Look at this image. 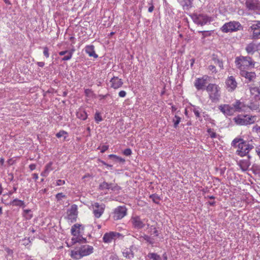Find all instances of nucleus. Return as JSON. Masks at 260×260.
I'll return each mask as SVG.
<instances>
[{
	"label": "nucleus",
	"instance_id": "1",
	"mask_svg": "<svg viewBox=\"0 0 260 260\" xmlns=\"http://www.w3.org/2000/svg\"><path fill=\"white\" fill-rule=\"evenodd\" d=\"M235 63L236 67L240 71H242L254 68L256 61L253 56L240 55L236 57Z\"/></svg>",
	"mask_w": 260,
	"mask_h": 260
},
{
	"label": "nucleus",
	"instance_id": "2",
	"mask_svg": "<svg viewBox=\"0 0 260 260\" xmlns=\"http://www.w3.org/2000/svg\"><path fill=\"white\" fill-rule=\"evenodd\" d=\"M234 147H238L237 154L243 157L248 155L249 151L254 148V146L242 139H235L232 143Z\"/></svg>",
	"mask_w": 260,
	"mask_h": 260
},
{
	"label": "nucleus",
	"instance_id": "3",
	"mask_svg": "<svg viewBox=\"0 0 260 260\" xmlns=\"http://www.w3.org/2000/svg\"><path fill=\"white\" fill-rule=\"evenodd\" d=\"M93 248L89 245H81L79 247H75V249L71 250L70 256L75 259H79L84 256H86L92 253Z\"/></svg>",
	"mask_w": 260,
	"mask_h": 260
},
{
	"label": "nucleus",
	"instance_id": "4",
	"mask_svg": "<svg viewBox=\"0 0 260 260\" xmlns=\"http://www.w3.org/2000/svg\"><path fill=\"white\" fill-rule=\"evenodd\" d=\"M206 90L209 93V98L212 102L218 101L220 96V87L215 84L210 83L206 87Z\"/></svg>",
	"mask_w": 260,
	"mask_h": 260
},
{
	"label": "nucleus",
	"instance_id": "5",
	"mask_svg": "<svg viewBox=\"0 0 260 260\" xmlns=\"http://www.w3.org/2000/svg\"><path fill=\"white\" fill-rule=\"evenodd\" d=\"M243 29V26L238 21H233L225 23L221 28L223 32H229L242 30Z\"/></svg>",
	"mask_w": 260,
	"mask_h": 260
},
{
	"label": "nucleus",
	"instance_id": "6",
	"mask_svg": "<svg viewBox=\"0 0 260 260\" xmlns=\"http://www.w3.org/2000/svg\"><path fill=\"white\" fill-rule=\"evenodd\" d=\"M235 122L239 125H247L252 124L256 120L255 116H249L248 115L238 116L234 118Z\"/></svg>",
	"mask_w": 260,
	"mask_h": 260
},
{
	"label": "nucleus",
	"instance_id": "7",
	"mask_svg": "<svg viewBox=\"0 0 260 260\" xmlns=\"http://www.w3.org/2000/svg\"><path fill=\"white\" fill-rule=\"evenodd\" d=\"M190 16L196 24L201 26L206 25L211 21V18L206 15L193 14Z\"/></svg>",
	"mask_w": 260,
	"mask_h": 260
},
{
	"label": "nucleus",
	"instance_id": "8",
	"mask_svg": "<svg viewBox=\"0 0 260 260\" xmlns=\"http://www.w3.org/2000/svg\"><path fill=\"white\" fill-rule=\"evenodd\" d=\"M248 31L252 32L251 36L252 39H260V21H255L254 23L249 28Z\"/></svg>",
	"mask_w": 260,
	"mask_h": 260
},
{
	"label": "nucleus",
	"instance_id": "9",
	"mask_svg": "<svg viewBox=\"0 0 260 260\" xmlns=\"http://www.w3.org/2000/svg\"><path fill=\"white\" fill-rule=\"evenodd\" d=\"M133 227L136 229H142L145 226V221H147V220L145 219H142L139 216H133L131 219Z\"/></svg>",
	"mask_w": 260,
	"mask_h": 260
},
{
	"label": "nucleus",
	"instance_id": "10",
	"mask_svg": "<svg viewBox=\"0 0 260 260\" xmlns=\"http://www.w3.org/2000/svg\"><path fill=\"white\" fill-rule=\"evenodd\" d=\"M127 213V209L125 206H118L116 208L113 212V219L118 220L123 218Z\"/></svg>",
	"mask_w": 260,
	"mask_h": 260
},
{
	"label": "nucleus",
	"instance_id": "11",
	"mask_svg": "<svg viewBox=\"0 0 260 260\" xmlns=\"http://www.w3.org/2000/svg\"><path fill=\"white\" fill-rule=\"evenodd\" d=\"M78 207L76 205L73 204L71 208L67 210L68 219L71 222L76 221L78 215Z\"/></svg>",
	"mask_w": 260,
	"mask_h": 260
},
{
	"label": "nucleus",
	"instance_id": "12",
	"mask_svg": "<svg viewBox=\"0 0 260 260\" xmlns=\"http://www.w3.org/2000/svg\"><path fill=\"white\" fill-rule=\"evenodd\" d=\"M209 77L207 75L203 76L201 78H198L195 80L194 85L198 90H204Z\"/></svg>",
	"mask_w": 260,
	"mask_h": 260
},
{
	"label": "nucleus",
	"instance_id": "13",
	"mask_svg": "<svg viewBox=\"0 0 260 260\" xmlns=\"http://www.w3.org/2000/svg\"><path fill=\"white\" fill-rule=\"evenodd\" d=\"M105 207V205L104 204L94 203L92 205L93 213L96 218H99L102 216L104 212Z\"/></svg>",
	"mask_w": 260,
	"mask_h": 260
},
{
	"label": "nucleus",
	"instance_id": "14",
	"mask_svg": "<svg viewBox=\"0 0 260 260\" xmlns=\"http://www.w3.org/2000/svg\"><path fill=\"white\" fill-rule=\"evenodd\" d=\"M225 85L229 92L234 91L237 87V82L235 78L231 76L229 77L225 81Z\"/></svg>",
	"mask_w": 260,
	"mask_h": 260
},
{
	"label": "nucleus",
	"instance_id": "15",
	"mask_svg": "<svg viewBox=\"0 0 260 260\" xmlns=\"http://www.w3.org/2000/svg\"><path fill=\"white\" fill-rule=\"evenodd\" d=\"M245 6L248 10H260V2L258 0H246Z\"/></svg>",
	"mask_w": 260,
	"mask_h": 260
},
{
	"label": "nucleus",
	"instance_id": "16",
	"mask_svg": "<svg viewBox=\"0 0 260 260\" xmlns=\"http://www.w3.org/2000/svg\"><path fill=\"white\" fill-rule=\"evenodd\" d=\"M219 109L224 115L231 116L234 114L235 111L232 105L228 104L221 105L219 106Z\"/></svg>",
	"mask_w": 260,
	"mask_h": 260
},
{
	"label": "nucleus",
	"instance_id": "17",
	"mask_svg": "<svg viewBox=\"0 0 260 260\" xmlns=\"http://www.w3.org/2000/svg\"><path fill=\"white\" fill-rule=\"evenodd\" d=\"M248 70L240 71V75L247 80V82H253L256 79V74L255 72H249Z\"/></svg>",
	"mask_w": 260,
	"mask_h": 260
},
{
	"label": "nucleus",
	"instance_id": "18",
	"mask_svg": "<svg viewBox=\"0 0 260 260\" xmlns=\"http://www.w3.org/2000/svg\"><path fill=\"white\" fill-rule=\"evenodd\" d=\"M234 110L235 112H241L245 111L247 107L244 103L241 102L240 100H236L235 103L232 104Z\"/></svg>",
	"mask_w": 260,
	"mask_h": 260
},
{
	"label": "nucleus",
	"instance_id": "19",
	"mask_svg": "<svg viewBox=\"0 0 260 260\" xmlns=\"http://www.w3.org/2000/svg\"><path fill=\"white\" fill-rule=\"evenodd\" d=\"M110 82L111 83V87L114 89L120 87L123 84L122 80L117 77H113L111 79Z\"/></svg>",
	"mask_w": 260,
	"mask_h": 260
},
{
	"label": "nucleus",
	"instance_id": "20",
	"mask_svg": "<svg viewBox=\"0 0 260 260\" xmlns=\"http://www.w3.org/2000/svg\"><path fill=\"white\" fill-rule=\"evenodd\" d=\"M211 60L219 68L220 70L223 69V61L217 54H213L211 56Z\"/></svg>",
	"mask_w": 260,
	"mask_h": 260
},
{
	"label": "nucleus",
	"instance_id": "21",
	"mask_svg": "<svg viewBox=\"0 0 260 260\" xmlns=\"http://www.w3.org/2000/svg\"><path fill=\"white\" fill-rule=\"evenodd\" d=\"M85 52L90 57H93L94 58L98 57L94 51V46L93 45H87L85 47Z\"/></svg>",
	"mask_w": 260,
	"mask_h": 260
},
{
	"label": "nucleus",
	"instance_id": "22",
	"mask_svg": "<svg viewBox=\"0 0 260 260\" xmlns=\"http://www.w3.org/2000/svg\"><path fill=\"white\" fill-rule=\"evenodd\" d=\"M247 156L248 159L241 160L240 161V167L241 169L244 171L247 170L251 165L249 159L251 158V157L249 155H248Z\"/></svg>",
	"mask_w": 260,
	"mask_h": 260
},
{
	"label": "nucleus",
	"instance_id": "23",
	"mask_svg": "<svg viewBox=\"0 0 260 260\" xmlns=\"http://www.w3.org/2000/svg\"><path fill=\"white\" fill-rule=\"evenodd\" d=\"M245 50L248 54L247 55L253 56L256 51L255 44L252 43L248 44L245 48Z\"/></svg>",
	"mask_w": 260,
	"mask_h": 260
},
{
	"label": "nucleus",
	"instance_id": "24",
	"mask_svg": "<svg viewBox=\"0 0 260 260\" xmlns=\"http://www.w3.org/2000/svg\"><path fill=\"white\" fill-rule=\"evenodd\" d=\"M113 240H115L113 232L106 233L103 237V241L105 243H111Z\"/></svg>",
	"mask_w": 260,
	"mask_h": 260
},
{
	"label": "nucleus",
	"instance_id": "25",
	"mask_svg": "<svg viewBox=\"0 0 260 260\" xmlns=\"http://www.w3.org/2000/svg\"><path fill=\"white\" fill-rule=\"evenodd\" d=\"M9 205L12 206L21 207L22 208H24L25 207L24 202L17 198L11 201Z\"/></svg>",
	"mask_w": 260,
	"mask_h": 260
},
{
	"label": "nucleus",
	"instance_id": "26",
	"mask_svg": "<svg viewBox=\"0 0 260 260\" xmlns=\"http://www.w3.org/2000/svg\"><path fill=\"white\" fill-rule=\"evenodd\" d=\"M87 242L86 238L81 236H77V237H73L71 239V245H75L76 243H85Z\"/></svg>",
	"mask_w": 260,
	"mask_h": 260
},
{
	"label": "nucleus",
	"instance_id": "27",
	"mask_svg": "<svg viewBox=\"0 0 260 260\" xmlns=\"http://www.w3.org/2000/svg\"><path fill=\"white\" fill-rule=\"evenodd\" d=\"M194 0H182V6L184 10H189L193 6Z\"/></svg>",
	"mask_w": 260,
	"mask_h": 260
},
{
	"label": "nucleus",
	"instance_id": "28",
	"mask_svg": "<svg viewBox=\"0 0 260 260\" xmlns=\"http://www.w3.org/2000/svg\"><path fill=\"white\" fill-rule=\"evenodd\" d=\"M138 239L140 241H142V239L144 240L148 243L149 244L151 245L152 246H153L154 244V240L153 238L150 237L149 236L144 234L143 236H141L139 237Z\"/></svg>",
	"mask_w": 260,
	"mask_h": 260
},
{
	"label": "nucleus",
	"instance_id": "29",
	"mask_svg": "<svg viewBox=\"0 0 260 260\" xmlns=\"http://www.w3.org/2000/svg\"><path fill=\"white\" fill-rule=\"evenodd\" d=\"M82 225L78 223H76L73 225L71 228V233L74 236H79L80 234L79 229Z\"/></svg>",
	"mask_w": 260,
	"mask_h": 260
},
{
	"label": "nucleus",
	"instance_id": "30",
	"mask_svg": "<svg viewBox=\"0 0 260 260\" xmlns=\"http://www.w3.org/2000/svg\"><path fill=\"white\" fill-rule=\"evenodd\" d=\"M52 162H49L48 164H47L45 166V169L43 172H42L41 174V175L43 177H46L49 173L53 170V168L52 167Z\"/></svg>",
	"mask_w": 260,
	"mask_h": 260
},
{
	"label": "nucleus",
	"instance_id": "31",
	"mask_svg": "<svg viewBox=\"0 0 260 260\" xmlns=\"http://www.w3.org/2000/svg\"><path fill=\"white\" fill-rule=\"evenodd\" d=\"M191 111L194 113V115H196L197 118H199V120H202L201 115V110L199 107H196L195 106H192V107L191 109Z\"/></svg>",
	"mask_w": 260,
	"mask_h": 260
},
{
	"label": "nucleus",
	"instance_id": "32",
	"mask_svg": "<svg viewBox=\"0 0 260 260\" xmlns=\"http://www.w3.org/2000/svg\"><path fill=\"white\" fill-rule=\"evenodd\" d=\"M123 255L124 256L127 258H133L134 256V254L131 248H126L124 249L123 252Z\"/></svg>",
	"mask_w": 260,
	"mask_h": 260
},
{
	"label": "nucleus",
	"instance_id": "33",
	"mask_svg": "<svg viewBox=\"0 0 260 260\" xmlns=\"http://www.w3.org/2000/svg\"><path fill=\"white\" fill-rule=\"evenodd\" d=\"M22 215L26 219H30L32 217V211L30 209H24Z\"/></svg>",
	"mask_w": 260,
	"mask_h": 260
},
{
	"label": "nucleus",
	"instance_id": "34",
	"mask_svg": "<svg viewBox=\"0 0 260 260\" xmlns=\"http://www.w3.org/2000/svg\"><path fill=\"white\" fill-rule=\"evenodd\" d=\"M148 257L152 260H161V256L156 253L150 252L147 255Z\"/></svg>",
	"mask_w": 260,
	"mask_h": 260
},
{
	"label": "nucleus",
	"instance_id": "35",
	"mask_svg": "<svg viewBox=\"0 0 260 260\" xmlns=\"http://www.w3.org/2000/svg\"><path fill=\"white\" fill-rule=\"evenodd\" d=\"M109 158L113 159L116 162H124L125 159L122 157H119L115 154H110L108 156Z\"/></svg>",
	"mask_w": 260,
	"mask_h": 260
},
{
	"label": "nucleus",
	"instance_id": "36",
	"mask_svg": "<svg viewBox=\"0 0 260 260\" xmlns=\"http://www.w3.org/2000/svg\"><path fill=\"white\" fill-rule=\"evenodd\" d=\"M112 183H108L105 181H104L102 183H101L99 185V189L102 190H104L105 189L109 190L110 185H112Z\"/></svg>",
	"mask_w": 260,
	"mask_h": 260
},
{
	"label": "nucleus",
	"instance_id": "37",
	"mask_svg": "<svg viewBox=\"0 0 260 260\" xmlns=\"http://www.w3.org/2000/svg\"><path fill=\"white\" fill-rule=\"evenodd\" d=\"M149 198L152 199V201L156 204H159V201L160 200V198L158 196V194L154 193L150 195Z\"/></svg>",
	"mask_w": 260,
	"mask_h": 260
},
{
	"label": "nucleus",
	"instance_id": "38",
	"mask_svg": "<svg viewBox=\"0 0 260 260\" xmlns=\"http://www.w3.org/2000/svg\"><path fill=\"white\" fill-rule=\"evenodd\" d=\"M77 116L78 118L83 120H86L87 118V114L85 111L78 112L77 113Z\"/></svg>",
	"mask_w": 260,
	"mask_h": 260
},
{
	"label": "nucleus",
	"instance_id": "39",
	"mask_svg": "<svg viewBox=\"0 0 260 260\" xmlns=\"http://www.w3.org/2000/svg\"><path fill=\"white\" fill-rule=\"evenodd\" d=\"M181 120V118L175 115L174 117V118L173 120V121L174 122V127L175 128H177L178 126L179 123H180Z\"/></svg>",
	"mask_w": 260,
	"mask_h": 260
},
{
	"label": "nucleus",
	"instance_id": "40",
	"mask_svg": "<svg viewBox=\"0 0 260 260\" xmlns=\"http://www.w3.org/2000/svg\"><path fill=\"white\" fill-rule=\"evenodd\" d=\"M94 119L96 123H99L100 122L103 120V118L100 113L99 112H96L94 115Z\"/></svg>",
	"mask_w": 260,
	"mask_h": 260
},
{
	"label": "nucleus",
	"instance_id": "41",
	"mask_svg": "<svg viewBox=\"0 0 260 260\" xmlns=\"http://www.w3.org/2000/svg\"><path fill=\"white\" fill-rule=\"evenodd\" d=\"M109 189H111L113 191H118L121 189V187L117 184H114L112 183V185H110Z\"/></svg>",
	"mask_w": 260,
	"mask_h": 260
},
{
	"label": "nucleus",
	"instance_id": "42",
	"mask_svg": "<svg viewBox=\"0 0 260 260\" xmlns=\"http://www.w3.org/2000/svg\"><path fill=\"white\" fill-rule=\"evenodd\" d=\"M72 57V51H69L68 53V55L64 56L62 58V60L67 61L71 59Z\"/></svg>",
	"mask_w": 260,
	"mask_h": 260
},
{
	"label": "nucleus",
	"instance_id": "43",
	"mask_svg": "<svg viewBox=\"0 0 260 260\" xmlns=\"http://www.w3.org/2000/svg\"><path fill=\"white\" fill-rule=\"evenodd\" d=\"M113 235H114L115 240L116 238L122 239L124 237V236L122 235L121 234L118 233V232H113Z\"/></svg>",
	"mask_w": 260,
	"mask_h": 260
},
{
	"label": "nucleus",
	"instance_id": "44",
	"mask_svg": "<svg viewBox=\"0 0 260 260\" xmlns=\"http://www.w3.org/2000/svg\"><path fill=\"white\" fill-rule=\"evenodd\" d=\"M64 135H68V133L64 131H60L58 133L56 134V136L58 138H61Z\"/></svg>",
	"mask_w": 260,
	"mask_h": 260
},
{
	"label": "nucleus",
	"instance_id": "45",
	"mask_svg": "<svg viewBox=\"0 0 260 260\" xmlns=\"http://www.w3.org/2000/svg\"><path fill=\"white\" fill-rule=\"evenodd\" d=\"M150 229L151 231H153V234L155 235L156 237H158L159 236V233L156 228L153 225L150 226Z\"/></svg>",
	"mask_w": 260,
	"mask_h": 260
},
{
	"label": "nucleus",
	"instance_id": "46",
	"mask_svg": "<svg viewBox=\"0 0 260 260\" xmlns=\"http://www.w3.org/2000/svg\"><path fill=\"white\" fill-rule=\"evenodd\" d=\"M43 54L46 57L48 58L49 57V49L47 47H44L43 48Z\"/></svg>",
	"mask_w": 260,
	"mask_h": 260
},
{
	"label": "nucleus",
	"instance_id": "47",
	"mask_svg": "<svg viewBox=\"0 0 260 260\" xmlns=\"http://www.w3.org/2000/svg\"><path fill=\"white\" fill-rule=\"evenodd\" d=\"M4 250L7 252V254L10 255H12L13 254V250L11 249L9 247L7 246H4Z\"/></svg>",
	"mask_w": 260,
	"mask_h": 260
},
{
	"label": "nucleus",
	"instance_id": "48",
	"mask_svg": "<svg viewBox=\"0 0 260 260\" xmlns=\"http://www.w3.org/2000/svg\"><path fill=\"white\" fill-rule=\"evenodd\" d=\"M132 150L130 148H126L124 150V151H123V153L124 155H126V156H129L132 154Z\"/></svg>",
	"mask_w": 260,
	"mask_h": 260
},
{
	"label": "nucleus",
	"instance_id": "49",
	"mask_svg": "<svg viewBox=\"0 0 260 260\" xmlns=\"http://www.w3.org/2000/svg\"><path fill=\"white\" fill-rule=\"evenodd\" d=\"M208 70L212 71L213 73H217V70L216 69L214 65H210L208 66Z\"/></svg>",
	"mask_w": 260,
	"mask_h": 260
},
{
	"label": "nucleus",
	"instance_id": "50",
	"mask_svg": "<svg viewBox=\"0 0 260 260\" xmlns=\"http://www.w3.org/2000/svg\"><path fill=\"white\" fill-rule=\"evenodd\" d=\"M199 32L202 34L204 38L210 35L208 31H199Z\"/></svg>",
	"mask_w": 260,
	"mask_h": 260
},
{
	"label": "nucleus",
	"instance_id": "51",
	"mask_svg": "<svg viewBox=\"0 0 260 260\" xmlns=\"http://www.w3.org/2000/svg\"><path fill=\"white\" fill-rule=\"evenodd\" d=\"M65 195H64L62 193H58L56 195V198L58 200H61L62 198H64Z\"/></svg>",
	"mask_w": 260,
	"mask_h": 260
},
{
	"label": "nucleus",
	"instance_id": "52",
	"mask_svg": "<svg viewBox=\"0 0 260 260\" xmlns=\"http://www.w3.org/2000/svg\"><path fill=\"white\" fill-rule=\"evenodd\" d=\"M126 94V93L125 91L124 90H121L120 91L119 93H118V95L120 97H121V98H124Z\"/></svg>",
	"mask_w": 260,
	"mask_h": 260
},
{
	"label": "nucleus",
	"instance_id": "53",
	"mask_svg": "<svg viewBox=\"0 0 260 260\" xmlns=\"http://www.w3.org/2000/svg\"><path fill=\"white\" fill-rule=\"evenodd\" d=\"M64 183H65L64 180H62L59 179V180H57L56 181V185H57V186L61 185L62 184H64Z\"/></svg>",
	"mask_w": 260,
	"mask_h": 260
},
{
	"label": "nucleus",
	"instance_id": "54",
	"mask_svg": "<svg viewBox=\"0 0 260 260\" xmlns=\"http://www.w3.org/2000/svg\"><path fill=\"white\" fill-rule=\"evenodd\" d=\"M255 151L260 159V145L255 147Z\"/></svg>",
	"mask_w": 260,
	"mask_h": 260
},
{
	"label": "nucleus",
	"instance_id": "55",
	"mask_svg": "<svg viewBox=\"0 0 260 260\" xmlns=\"http://www.w3.org/2000/svg\"><path fill=\"white\" fill-rule=\"evenodd\" d=\"M108 149V146L107 145H103L102 146L101 149V152L102 153L105 152Z\"/></svg>",
	"mask_w": 260,
	"mask_h": 260
},
{
	"label": "nucleus",
	"instance_id": "56",
	"mask_svg": "<svg viewBox=\"0 0 260 260\" xmlns=\"http://www.w3.org/2000/svg\"><path fill=\"white\" fill-rule=\"evenodd\" d=\"M253 131H255L256 132L258 133L260 132V126L258 125H255L253 127Z\"/></svg>",
	"mask_w": 260,
	"mask_h": 260
},
{
	"label": "nucleus",
	"instance_id": "57",
	"mask_svg": "<svg viewBox=\"0 0 260 260\" xmlns=\"http://www.w3.org/2000/svg\"><path fill=\"white\" fill-rule=\"evenodd\" d=\"M69 52V50H64L59 52L58 54L60 56H63L64 55L68 53Z\"/></svg>",
	"mask_w": 260,
	"mask_h": 260
},
{
	"label": "nucleus",
	"instance_id": "58",
	"mask_svg": "<svg viewBox=\"0 0 260 260\" xmlns=\"http://www.w3.org/2000/svg\"><path fill=\"white\" fill-rule=\"evenodd\" d=\"M36 168V165L34 164H31L29 166V168L31 171L34 170Z\"/></svg>",
	"mask_w": 260,
	"mask_h": 260
},
{
	"label": "nucleus",
	"instance_id": "59",
	"mask_svg": "<svg viewBox=\"0 0 260 260\" xmlns=\"http://www.w3.org/2000/svg\"><path fill=\"white\" fill-rule=\"evenodd\" d=\"M17 188L15 186H14L13 187V190H12V191H10L9 192H8V194L9 196H11L12 195L13 192H15L17 190Z\"/></svg>",
	"mask_w": 260,
	"mask_h": 260
},
{
	"label": "nucleus",
	"instance_id": "60",
	"mask_svg": "<svg viewBox=\"0 0 260 260\" xmlns=\"http://www.w3.org/2000/svg\"><path fill=\"white\" fill-rule=\"evenodd\" d=\"M101 162L105 166H106L107 167H109L111 168L112 167V165H109L105 162L104 161L101 160Z\"/></svg>",
	"mask_w": 260,
	"mask_h": 260
},
{
	"label": "nucleus",
	"instance_id": "61",
	"mask_svg": "<svg viewBox=\"0 0 260 260\" xmlns=\"http://www.w3.org/2000/svg\"><path fill=\"white\" fill-rule=\"evenodd\" d=\"M153 10H154V6L152 4H151V6L148 8V12L150 13H151V12H152Z\"/></svg>",
	"mask_w": 260,
	"mask_h": 260
},
{
	"label": "nucleus",
	"instance_id": "62",
	"mask_svg": "<svg viewBox=\"0 0 260 260\" xmlns=\"http://www.w3.org/2000/svg\"><path fill=\"white\" fill-rule=\"evenodd\" d=\"M37 64L40 67H43L45 65V63L44 62H42V61L37 62Z\"/></svg>",
	"mask_w": 260,
	"mask_h": 260
},
{
	"label": "nucleus",
	"instance_id": "63",
	"mask_svg": "<svg viewBox=\"0 0 260 260\" xmlns=\"http://www.w3.org/2000/svg\"><path fill=\"white\" fill-rule=\"evenodd\" d=\"M162 258L164 260H167L168 259V256L166 253V252H164L162 254Z\"/></svg>",
	"mask_w": 260,
	"mask_h": 260
},
{
	"label": "nucleus",
	"instance_id": "64",
	"mask_svg": "<svg viewBox=\"0 0 260 260\" xmlns=\"http://www.w3.org/2000/svg\"><path fill=\"white\" fill-rule=\"evenodd\" d=\"M32 178L35 180H37L38 179V175L36 173H34L32 174Z\"/></svg>",
	"mask_w": 260,
	"mask_h": 260
}]
</instances>
